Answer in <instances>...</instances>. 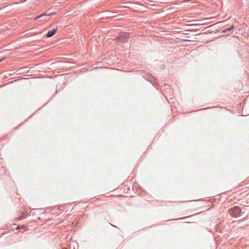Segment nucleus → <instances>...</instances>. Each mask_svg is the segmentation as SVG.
<instances>
[{
    "mask_svg": "<svg viewBox=\"0 0 249 249\" xmlns=\"http://www.w3.org/2000/svg\"><path fill=\"white\" fill-rule=\"evenodd\" d=\"M129 38V34L127 33H124L120 35L117 38V41L120 43H123L127 40Z\"/></svg>",
    "mask_w": 249,
    "mask_h": 249,
    "instance_id": "obj_1",
    "label": "nucleus"
},
{
    "mask_svg": "<svg viewBox=\"0 0 249 249\" xmlns=\"http://www.w3.org/2000/svg\"><path fill=\"white\" fill-rule=\"evenodd\" d=\"M56 29H53L52 30L49 31L47 34V36L48 37H50L53 36L56 31Z\"/></svg>",
    "mask_w": 249,
    "mask_h": 249,
    "instance_id": "obj_2",
    "label": "nucleus"
},
{
    "mask_svg": "<svg viewBox=\"0 0 249 249\" xmlns=\"http://www.w3.org/2000/svg\"><path fill=\"white\" fill-rule=\"evenodd\" d=\"M233 211L236 213H239L240 209L237 207H234V208L233 209Z\"/></svg>",
    "mask_w": 249,
    "mask_h": 249,
    "instance_id": "obj_3",
    "label": "nucleus"
},
{
    "mask_svg": "<svg viewBox=\"0 0 249 249\" xmlns=\"http://www.w3.org/2000/svg\"><path fill=\"white\" fill-rule=\"evenodd\" d=\"M43 16H44V15L42 14H41V15H39V16H37V17H36V18H35V20H36V19H38V18H40L41 17H43Z\"/></svg>",
    "mask_w": 249,
    "mask_h": 249,
    "instance_id": "obj_4",
    "label": "nucleus"
},
{
    "mask_svg": "<svg viewBox=\"0 0 249 249\" xmlns=\"http://www.w3.org/2000/svg\"><path fill=\"white\" fill-rule=\"evenodd\" d=\"M44 16H50L53 14V13H45L43 14Z\"/></svg>",
    "mask_w": 249,
    "mask_h": 249,
    "instance_id": "obj_5",
    "label": "nucleus"
},
{
    "mask_svg": "<svg viewBox=\"0 0 249 249\" xmlns=\"http://www.w3.org/2000/svg\"><path fill=\"white\" fill-rule=\"evenodd\" d=\"M233 28V26H232L231 28H229L228 30L229 31H231V29H232Z\"/></svg>",
    "mask_w": 249,
    "mask_h": 249,
    "instance_id": "obj_6",
    "label": "nucleus"
},
{
    "mask_svg": "<svg viewBox=\"0 0 249 249\" xmlns=\"http://www.w3.org/2000/svg\"><path fill=\"white\" fill-rule=\"evenodd\" d=\"M1 61H2V59H0V62H1Z\"/></svg>",
    "mask_w": 249,
    "mask_h": 249,
    "instance_id": "obj_7",
    "label": "nucleus"
},
{
    "mask_svg": "<svg viewBox=\"0 0 249 249\" xmlns=\"http://www.w3.org/2000/svg\"><path fill=\"white\" fill-rule=\"evenodd\" d=\"M66 249V248H64V249Z\"/></svg>",
    "mask_w": 249,
    "mask_h": 249,
    "instance_id": "obj_8",
    "label": "nucleus"
}]
</instances>
